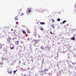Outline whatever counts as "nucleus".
I'll return each mask as SVG.
<instances>
[{
    "label": "nucleus",
    "mask_w": 76,
    "mask_h": 76,
    "mask_svg": "<svg viewBox=\"0 0 76 76\" xmlns=\"http://www.w3.org/2000/svg\"><path fill=\"white\" fill-rule=\"evenodd\" d=\"M10 74H12V70H11L10 69H9L7 71Z\"/></svg>",
    "instance_id": "obj_1"
},
{
    "label": "nucleus",
    "mask_w": 76,
    "mask_h": 76,
    "mask_svg": "<svg viewBox=\"0 0 76 76\" xmlns=\"http://www.w3.org/2000/svg\"><path fill=\"white\" fill-rule=\"evenodd\" d=\"M23 33L24 34H26V32H25V31H23Z\"/></svg>",
    "instance_id": "obj_16"
},
{
    "label": "nucleus",
    "mask_w": 76,
    "mask_h": 76,
    "mask_svg": "<svg viewBox=\"0 0 76 76\" xmlns=\"http://www.w3.org/2000/svg\"><path fill=\"white\" fill-rule=\"evenodd\" d=\"M52 23H54V22H55V20H54L53 19H52Z\"/></svg>",
    "instance_id": "obj_11"
},
{
    "label": "nucleus",
    "mask_w": 76,
    "mask_h": 76,
    "mask_svg": "<svg viewBox=\"0 0 76 76\" xmlns=\"http://www.w3.org/2000/svg\"><path fill=\"white\" fill-rule=\"evenodd\" d=\"M27 10H31V9L30 8H28V9H27Z\"/></svg>",
    "instance_id": "obj_25"
},
{
    "label": "nucleus",
    "mask_w": 76,
    "mask_h": 76,
    "mask_svg": "<svg viewBox=\"0 0 76 76\" xmlns=\"http://www.w3.org/2000/svg\"><path fill=\"white\" fill-rule=\"evenodd\" d=\"M15 44H16V45H19V41H16L15 42Z\"/></svg>",
    "instance_id": "obj_8"
},
{
    "label": "nucleus",
    "mask_w": 76,
    "mask_h": 76,
    "mask_svg": "<svg viewBox=\"0 0 76 76\" xmlns=\"http://www.w3.org/2000/svg\"><path fill=\"white\" fill-rule=\"evenodd\" d=\"M31 12V10L28 11V12Z\"/></svg>",
    "instance_id": "obj_26"
},
{
    "label": "nucleus",
    "mask_w": 76,
    "mask_h": 76,
    "mask_svg": "<svg viewBox=\"0 0 76 76\" xmlns=\"http://www.w3.org/2000/svg\"><path fill=\"white\" fill-rule=\"evenodd\" d=\"M48 71V69H44L43 70V72H47Z\"/></svg>",
    "instance_id": "obj_12"
},
{
    "label": "nucleus",
    "mask_w": 76,
    "mask_h": 76,
    "mask_svg": "<svg viewBox=\"0 0 76 76\" xmlns=\"http://www.w3.org/2000/svg\"><path fill=\"white\" fill-rule=\"evenodd\" d=\"M73 10L74 12H76V8L75 7V8Z\"/></svg>",
    "instance_id": "obj_19"
},
{
    "label": "nucleus",
    "mask_w": 76,
    "mask_h": 76,
    "mask_svg": "<svg viewBox=\"0 0 76 76\" xmlns=\"http://www.w3.org/2000/svg\"><path fill=\"white\" fill-rule=\"evenodd\" d=\"M63 53H65V51H63Z\"/></svg>",
    "instance_id": "obj_29"
},
{
    "label": "nucleus",
    "mask_w": 76,
    "mask_h": 76,
    "mask_svg": "<svg viewBox=\"0 0 76 76\" xmlns=\"http://www.w3.org/2000/svg\"><path fill=\"white\" fill-rule=\"evenodd\" d=\"M18 15H20V16H22L23 15V13L20 12L18 13Z\"/></svg>",
    "instance_id": "obj_4"
},
{
    "label": "nucleus",
    "mask_w": 76,
    "mask_h": 76,
    "mask_svg": "<svg viewBox=\"0 0 76 76\" xmlns=\"http://www.w3.org/2000/svg\"><path fill=\"white\" fill-rule=\"evenodd\" d=\"M6 49H7V48H6Z\"/></svg>",
    "instance_id": "obj_34"
},
{
    "label": "nucleus",
    "mask_w": 76,
    "mask_h": 76,
    "mask_svg": "<svg viewBox=\"0 0 76 76\" xmlns=\"http://www.w3.org/2000/svg\"><path fill=\"white\" fill-rule=\"evenodd\" d=\"M34 42L35 44H38V41L37 39H35L34 40Z\"/></svg>",
    "instance_id": "obj_3"
},
{
    "label": "nucleus",
    "mask_w": 76,
    "mask_h": 76,
    "mask_svg": "<svg viewBox=\"0 0 76 76\" xmlns=\"http://www.w3.org/2000/svg\"><path fill=\"white\" fill-rule=\"evenodd\" d=\"M15 20H18V17H16L15 18Z\"/></svg>",
    "instance_id": "obj_9"
},
{
    "label": "nucleus",
    "mask_w": 76,
    "mask_h": 76,
    "mask_svg": "<svg viewBox=\"0 0 76 76\" xmlns=\"http://www.w3.org/2000/svg\"><path fill=\"white\" fill-rule=\"evenodd\" d=\"M40 48L41 49H42V50H43L44 49V46H42L41 47H40Z\"/></svg>",
    "instance_id": "obj_14"
},
{
    "label": "nucleus",
    "mask_w": 76,
    "mask_h": 76,
    "mask_svg": "<svg viewBox=\"0 0 76 76\" xmlns=\"http://www.w3.org/2000/svg\"><path fill=\"white\" fill-rule=\"evenodd\" d=\"M66 22V20H64V21L62 23H63L64 24V23H65V22Z\"/></svg>",
    "instance_id": "obj_17"
},
{
    "label": "nucleus",
    "mask_w": 76,
    "mask_h": 76,
    "mask_svg": "<svg viewBox=\"0 0 76 76\" xmlns=\"http://www.w3.org/2000/svg\"><path fill=\"white\" fill-rule=\"evenodd\" d=\"M10 40H12V38L10 37H9L7 39V41L9 42H10Z\"/></svg>",
    "instance_id": "obj_2"
},
{
    "label": "nucleus",
    "mask_w": 76,
    "mask_h": 76,
    "mask_svg": "<svg viewBox=\"0 0 76 76\" xmlns=\"http://www.w3.org/2000/svg\"><path fill=\"white\" fill-rule=\"evenodd\" d=\"M19 61V63L20 64V63H21V62H20V61Z\"/></svg>",
    "instance_id": "obj_27"
},
{
    "label": "nucleus",
    "mask_w": 76,
    "mask_h": 76,
    "mask_svg": "<svg viewBox=\"0 0 76 76\" xmlns=\"http://www.w3.org/2000/svg\"><path fill=\"white\" fill-rule=\"evenodd\" d=\"M50 33L51 34H52V35H53V33L51 31H50Z\"/></svg>",
    "instance_id": "obj_24"
},
{
    "label": "nucleus",
    "mask_w": 76,
    "mask_h": 76,
    "mask_svg": "<svg viewBox=\"0 0 76 76\" xmlns=\"http://www.w3.org/2000/svg\"><path fill=\"white\" fill-rule=\"evenodd\" d=\"M57 20L58 22H59V21H60V18H58L57 19Z\"/></svg>",
    "instance_id": "obj_13"
},
{
    "label": "nucleus",
    "mask_w": 76,
    "mask_h": 76,
    "mask_svg": "<svg viewBox=\"0 0 76 76\" xmlns=\"http://www.w3.org/2000/svg\"><path fill=\"white\" fill-rule=\"evenodd\" d=\"M2 64H3V63H2Z\"/></svg>",
    "instance_id": "obj_33"
},
{
    "label": "nucleus",
    "mask_w": 76,
    "mask_h": 76,
    "mask_svg": "<svg viewBox=\"0 0 76 76\" xmlns=\"http://www.w3.org/2000/svg\"><path fill=\"white\" fill-rule=\"evenodd\" d=\"M38 11H41V12H42V13H43V12H44V11L42 10H41V8H39V9H38L37 10Z\"/></svg>",
    "instance_id": "obj_5"
},
{
    "label": "nucleus",
    "mask_w": 76,
    "mask_h": 76,
    "mask_svg": "<svg viewBox=\"0 0 76 76\" xmlns=\"http://www.w3.org/2000/svg\"><path fill=\"white\" fill-rule=\"evenodd\" d=\"M50 26L52 28H53V29H54V24H53V25H50Z\"/></svg>",
    "instance_id": "obj_7"
},
{
    "label": "nucleus",
    "mask_w": 76,
    "mask_h": 76,
    "mask_svg": "<svg viewBox=\"0 0 76 76\" xmlns=\"http://www.w3.org/2000/svg\"><path fill=\"white\" fill-rule=\"evenodd\" d=\"M40 25H45V23L44 22H40Z\"/></svg>",
    "instance_id": "obj_10"
},
{
    "label": "nucleus",
    "mask_w": 76,
    "mask_h": 76,
    "mask_svg": "<svg viewBox=\"0 0 76 76\" xmlns=\"http://www.w3.org/2000/svg\"><path fill=\"white\" fill-rule=\"evenodd\" d=\"M17 71V70H15V71H13V73H16V72Z\"/></svg>",
    "instance_id": "obj_23"
},
{
    "label": "nucleus",
    "mask_w": 76,
    "mask_h": 76,
    "mask_svg": "<svg viewBox=\"0 0 76 76\" xmlns=\"http://www.w3.org/2000/svg\"><path fill=\"white\" fill-rule=\"evenodd\" d=\"M2 48V45L0 44V48Z\"/></svg>",
    "instance_id": "obj_18"
},
{
    "label": "nucleus",
    "mask_w": 76,
    "mask_h": 76,
    "mask_svg": "<svg viewBox=\"0 0 76 76\" xmlns=\"http://www.w3.org/2000/svg\"><path fill=\"white\" fill-rule=\"evenodd\" d=\"M74 37H72L71 38L72 40H74V39H75V34H74Z\"/></svg>",
    "instance_id": "obj_6"
},
{
    "label": "nucleus",
    "mask_w": 76,
    "mask_h": 76,
    "mask_svg": "<svg viewBox=\"0 0 76 76\" xmlns=\"http://www.w3.org/2000/svg\"><path fill=\"white\" fill-rule=\"evenodd\" d=\"M10 48L11 50H13V49L14 48V47H12V48Z\"/></svg>",
    "instance_id": "obj_20"
},
{
    "label": "nucleus",
    "mask_w": 76,
    "mask_h": 76,
    "mask_svg": "<svg viewBox=\"0 0 76 76\" xmlns=\"http://www.w3.org/2000/svg\"><path fill=\"white\" fill-rule=\"evenodd\" d=\"M72 14H75V11H73L72 12Z\"/></svg>",
    "instance_id": "obj_22"
},
{
    "label": "nucleus",
    "mask_w": 76,
    "mask_h": 76,
    "mask_svg": "<svg viewBox=\"0 0 76 76\" xmlns=\"http://www.w3.org/2000/svg\"><path fill=\"white\" fill-rule=\"evenodd\" d=\"M41 31H43L44 30V28H43L42 27H41V28H40Z\"/></svg>",
    "instance_id": "obj_15"
},
{
    "label": "nucleus",
    "mask_w": 76,
    "mask_h": 76,
    "mask_svg": "<svg viewBox=\"0 0 76 76\" xmlns=\"http://www.w3.org/2000/svg\"><path fill=\"white\" fill-rule=\"evenodd\" d=\"M35 46V45H34Z\"/></svg>",
    "instance_id": "obj_32"
},
{
    "label": "nucleus",
    "mask_w": 76,
    "mask_h": 76,
    "mask_svg": "<svg viewBox=\"0 0 76 76\" xmlns=\"http://www.w3.org/2000/svg\"><path fill=\"white\" fill-rule=\"evenodd\" d=\"M72 64H73V65H75V64H76V62L75 63H73V62H72Z\"/></svg>",
    "instance_id": "obj_21"
},
{
    "label": "nucleus",
    "mask_w": 76,
    "mask_h": 76,
    "mask_svg": "<svg viewBox=\"0 0 76 76\" xmlns=\"http://www.w3.org/2000/svg\"><path fill=\"white\" fill-rule=\"evenodd\" d=\"M66 26H67L66 25H65L64 26V27H66Z\"/></svg>",
    "instance_id": "obj_28"
},
{
    "label": "nucleus",
    "mask_w": 76,
    "mask_h": 76,
    "mask_svg": "<svg viewBox=\"0 0 76 76\" xmlns=\"http://www.w3.org/2000/svg\"><path fill=\"white\" fill-rule=\"evenodd\" d=\"M11 30L12 31H13V29H11Z\"/></svg>",
    "instance_id": "obj_30"
},
{
    "label": "nucleus",
    "mask_w": 76,
    "mask_h": 76,
    "mask_svg": "<svg viewBox=\"0 0 76 76\" xmlns=\"http://www.w3.org/2000/svg\"><path fill=\"white\" fill-rule=\"evenodd\" d=\"M24 76H26V75H24Z\"/></svg>",
    "instance_id": "obj_31"
}]
</instances>
